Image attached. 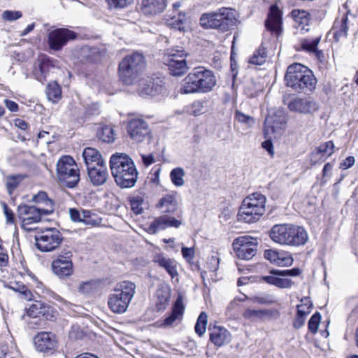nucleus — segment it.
<instances>
[{
    "label": "nucleus",
    "mask_w": 358,
    "mask_h": 358,
    "mask_svg": "<svg viewBox=\"0 0 358 358\" xmlns=\"http://www.w3.org/2000/svg\"><path fill=\"white\" fill-rule=\"evenodd\" d=\"M110 168L116 184L121 188H130L135 185L138 173L134 161L127 155L113 154L110 159Z\"/></svg>",
    "instance_id": "obj_1"
},
{
    "label": "nucleus",
    "mask_w": 358,
    "mask_h": 358,
    "mask_svg": "<svg viewBox=\"0 0 358 358\" xmlns=\"http://www.w3.org/2000/svg\"><path fill=\"white\" fill-rule=\"evenodd\" d=\"M217 85L214 73L203 66L195 67L182 80L180 93L196 94L208 93Z\"/></svg>",
    "instance_id": "obj_2"
},
{
    "label": "nucleus",
    "mask_w": 358,
    "mask_h": 358,
    "mask_svg": "<svg viewBox=\"0 0 358 358\" xmlns=\"http://www.w3.org/2000/svg\"><path fill=\"white\" fill-rule=\"evenodd\" d=\"M286 85L298 92L308 94L315 89L317 83L313 72L298 63L288 66L285 76Z\"/></svg>",
    "instance_id": "obj_3"
},
{
    "label": "nucleus",
    "mask_w": 358,
    "mask_h": 358,
    "mask_svg": "<svg viewBox=\"0 0 358 358\" xmlns=\"http://www.w3.org/2000/svg\"><path fill=\"white\" fill-rule=\"evenodd\" d=\"M269 235L275 243L290 246L303 245L308 240L303 227L292 224H275L271 228Z\"/></svg>",
    "instance_id": "obj_4"
},
{
    "label": "nucleus",
    "mask_w": 358,
    "mask_h": 358,
    "mask_svg": "<svg viewBox=\"0 0 358 358\" xmlns=\"http://www.w3.org/2000/svg\"><path fill=\"white\" fill-rule=\"evenodd\" d=\"M146 66L143 54L134 52L126 55L118 66L119 77L125 85H131L141 78Z\"/></svg>",
    "instance_id": "obj_5"
},
{
    "label": "nucleus",
    "mask_w": 358,
    "mask_h": 358,
    "mask_svg": "<svg viewBox=\"0 0 358 358\" xmlns=\"http://www.w3.org/2000/svg\"><path fill=\"white\" fill-rule=\"evenodd\" d=\"M266 198L261 193L248 195L242 202L238 213V220L246 223L259 221L265 213Z\"/></svg>",
    "instance_id": "obj_6"
},
{
    "label": "nucleus",
    "mask_w": 358,
    "mask_h": 358,
    "mask_svg": "<svg viewBox=\"0 0 358 358\" xmlns=\"http://www.w3.org/2000/svg\"><path fill=\"white\" fill-rule=\"evenodd\" d=\"M136 292V285L130 281H123L116 285L113 293L108 300L109 308L114 313H124L133 299Z\"/></svg>",
    "instance_id": "obj_7"
},
{
    "label": "nucleus",
    "mask_w": 358,
    "mask_h": 358,
    "mask_svg": "<svg viewBox=\"0 0 358 358\" xmlns=\"http://www.w3.org/2000/svg\"><path fill=\"white\" fill-rule=\"evenodd\" d=\"M236 23V18L229 8L223 7L215 12L205 13L200 17V24L205 29L229 30Z\"/></svg>",
    "instance_id": "obj_8"
},
{
    "label": "nucleus",
    "mask_w": 358,
    "mask_h": 358,
    "mask_svg": "<svg viewBox=\"0 0 358 358\" xmlns=\"http://www.w3.org/2000/svg\"><path fill=\"white\" fill-rule=\"evenodd\" d=\"M57 177L63 186L73 188L77 185L80 180L79 169L73 157L66 155L58 160Z\"/></svg>",
    "instance_id": "obj_9"
},
{
    "label": "nucleus",
    "mask_w": 358,
    "mask_h": 358,
    "mask_svg": "<svg viewBox=\"0 0 358 358\" xmlns=\"http://www.w3.org/2000/svg\"><path fill=\"white\" fill-rule=\"evenodd\" d=\"M63 240L62 234L55 228H46L35 235L37 248L41 252H51L59 247Z\"/></svg>",
    "instance_id": "obj_10"
},
{
    "label": "nucleus",
    "mask_w": 358,
    "mask_h": 358,
    "mask_svg": "<svg viewBox=\"0 0 358 358\" xmlns=\"http://www.w3.org/2000/svg\"><path fill=\"white\" fill-rule=\"evenodd\" d=\"M257 245V239L250 236L238 237L233 242V248L236 256L245 260H249L255 255Z\"/></svg>",
    "instance_id": "obj_11"
},
{
    "label": "nucleus",
    "mask_w": 358,
    "mask_h": 358,
    "mask_svg": "<svg viewBox=\"0 0 358 358\" xmlns=\"http://www.w3.org/2000/svg\"><path fill=\"white\" fill-rule=\"evenodd\" d=\"M72 252L69 249H64L57 258L52 262L53 273L59 278L69 276L73 273Z\"/></svg>",
    "instance_id": "obj_12"
},
{
    "label": "nucleus",
    "mask_w": 358,
    "mask_h": 358,
    "mask_svg": "<svg viewBox=\"0 0 358 358\" xmlns=\"http://www.w3.org/2000/svg\"><path fill=\"white\" fill-rule=\"evenodd\" d=\"M138 92L140 96L143 97L157 96L164 95L166 90L162 81L159 78L155 79L151 77L140 78L138 80Z\"/></svg>",
    "instance_id": "obj_13"
},
{
    "label": "nucleus",
    "mask_w": 358,
    "mask_h": 358,
    "mask_svg": "<svg viewBox=\"0 0 358 358\" xmlns=\"http://www.w3.org/2000/svg\"><path fill=\"white\" fill-rule=\"evenodd\" d=\"M76 36L74 31L68 29H55L48 34V45L53 50H60L69 41L75 39Z\"/></svg>",
    "instance_id": "obj_14"
},
{
    "label": "nucleus",
    "mask_w": 358,
    "mask_h": 358,
    "mask_svg": "<svg viewBox=\"0 0 358 358\" xmlns=\"http://www.w3.org/2000/svg\"><path fill=\"white\" fill-rule=\"evenodd\" d=\"M17 216L22 222V227L27 230H31L29 225L41 221L43 213L41 208L27 204L20 205L17 208Z\"/></svg>",
    "instance_id": "obj_15"
},
{
    "label": "nucleus",
    "mask_w": 358,
    "mask_h": 358,
    "mask_svg": "<svg viewBox=\"0 0 358 358\" xmlns=\"http://www.w3.org/2000/svg\"><path fill=\"white\" fill-rule=\"evenodd\" d=\"M127 132L134 141L142 142L150 135L148 123L142 119H132L127 124Z\"/></svg>",
    "instance_id": "obj_16"
},
{
    "label": "nucleus",
    "mask_w": 358,
    "mask_h": 358,
    "mask_svg": "<svg viewBox=\"0 0 358 358\" xmlns=\"http://www.w3.org/2000/svg\"><path fill=\"white\" fill-rule=\"evenodd\" d=\"M54 60L48 56H42L34 65L33 76L37 80L43 83L50 71L55 68Z\"/></svg>",
    "instance_id": "obj_17"
},
{
    "label": "nucleus",
    "mask_w": 358,
    "mask_h": 358,
    "mask_svg": "<svg viewBox=\"0 0 358 358\" xmlns=\"http://www.w3.org/2000/svg\"><path fill=\"white\" fill-rule=\"evenodd\" d=\"M282 12L277 5H271L265 21L267 30L279 35L282 31Z\"/></svg>",
    "instance_id": "obj_18"
},
{
    "label": "nucleus",
    "mask_w": 358,
    "mask_h": 358,
    "mask_svg": "<svg viewBox=\"0 0 358 358\" xmlns=\"http://www.w3.org/2000/svg\"><path fill=\"white\" fill-rule=\"evenodd\" d=\"M287 106L291 111L303 114L313 113L318 110L317 103L307 98L293 99Z\"/></svg>",
    "instance_id": "obj_19"
},
{
    "label": "nucleus",
    "mask_w": 358,
    "mask_h": 358,
    "mask_svg": "<svg viewBox=\"0 0 358 358\" xmlns=\"http://www.w3.org/2000/svg\"><path fill=\"white\" fill-rule=\"evenodd\" d=\"M34 342L39 352H48L55 349L57 345L55 336L50 332H41L34 336Z\"/></svg>",
    "instance_id": "obj_20"
},
{
    "label": "nucleus",
    "mask_w": 358,
    "mask_h": 358,
    "mask_svg": "<svg viewBox=\"0 0 358 358\" xmlns=\"http://www.w3.org/2000/svg\"><path fill=\"white\" fill-rule=\"evenodd\" d=\"M179 221L176 218L164 215L155 217L148 225V231L150 234H155L159 231L164 230L171 227H178Z\"/></svg>",
    "instance_id": "obj_21"
},
{
    "label": "nucleus",
    "mask_w": 358,
    "mask_h": 358,
    "mask_svg": "<svg viewBox=\"0 0 358 358\" xmlns=\"http://www.w3.org/2000/svg\"><path fill=\"white\" fill-rule=\"evenodd\" d=\"M281 272V270L272 269L269 271V275L262 276V279L265 282L274 285L280 289L289 288L293 285L291 280L284 278V275H280L278 273Z\"/></svg>",
    "instance_id": "obj_22"
},
{
    "label": "nucleus",
    "mask_w": 358,
    "mask_h": 358,
    "mask_svg": "<svg viewBox=\"0 0 358 358\" xmlns=\"http://www.w3.org/2000/svg\"><path fill=\"white\" fill-rule=\"evenodd\" d=\"M89 178L94 185L104 184L108 178V173L105 164L87 169Z\"/></svg>",
    "instance_id": "obj_23"
},
{
    "label": "nucleus",
    "mask_w": 358,
    "mask_h": 358,
    "mask_svg": "<svg viewBox=\"0 0 358 358\" xmlns=\"http://www.w3.org/2000/svg\"><path fill=\"white\" fill-rule=\"evenodd\" d=\"M301 302V304L297 305V313L293 322V327L297 329L304 325L306 317L310 313L312 307L310 301L308 298L302 299Z\"/></svg>",
    "instance_id": "obj_24"
},
{
    "label": "nucleus",
    "mask_w": 358,
    "mask_h": 358,
    "mask_svg": "<svg viewBox=\"0 0 358 358\" xmlns=\"http://www.w3.org/2000/svg\"><path fill=\"white\" fill-rule=\"evenodd\" d=\"M165 7V0H141V10L145 15H158Z\"/></svg>",
    "instance_id": "obj_25"
},
{
    "label": "nucleus",
    "mask_w": 358,
    "mask_h": 358,
    "mask_svg": "<svg viewBox=\"0 0 358 358\" xmlns=\"http://www.w3.org/2000/svg\"><path fill=\"white\" fill-rule=\"evenodd\" d=\"M264 257L271 263L280 266H288L293 262V259L289 255L273 250H265Z\"/></svg>",
    "instance_id": "obj_26"
},
{
    "label": "nucleus",
    "mask_w": 358,
    "mask_h": 358,
    "mask_svg": "<svg viewBox=\"0 0 358 358\" xmlns=\"http://www.w3.org/2000/svg\"><path fill=\"white\" fill-rule=\"evenodd\" d=\"M154 262L164 268L172 278L176 277V281L178 280L177 271L178 262L176 259L159 254L155 256Z\"/></svg>",
    "instance_id": "obj_27"
},
{
    "label": "nucleus",
    "mask_w": 358,
    "mask_h": 358,
    "mask_svg": "<svg viewBox=\"0 0 358 358\" xmlns=\"http://www.w3.org/2000/svg\"><path fill=\"white\" fill-rule=\"evenodd\" d=\"M210 339L216 346H222L229 343L231 340L230 332L225 328L215 327L210 330Z\"/></svg>",
    "instance_id": "obj_28"
},
{
    "label": "nucleus",
    "mask_w": 358,
    "mask_h": 358,
    "mask_svg": "<svg viewBox=\"0 0 358 358\" xmlns=\"http://www.w3.org/2000/svg\"><path fill=\"white\" fill-rule=\"evenodd\" d=\"M178 50H168L163 57V62L168 66L170 73L179 76V54Z\"/></svg>",
    "instance_id": "obj_29"
},
{
    "label": "nucleus",
    "mask_w": 358,
    "mask_h": 358,
    "mask_svg": "<svg viewBox=\"0 0 358 358\" xmlns=\"http://www.w3.org/2000/svg\"><path fill=\"white\" fill-rule=\"evenodd\" d=\"M83 157L87 169L105 164L99 152L92 148H86L83 152Z\"/></svg>",
    "instance_id": "obj_30"
},
{
    "label": "nucleus",
    "mask_w": 358,
    "mask_h": 358,
    "mask_svg": "<svg viewBox=\"0 0 358 358\" xmlns=\"http://www.w3.org/2000/svg\"><path fill=\"white\" fill-rule=\"evenodd\" d=\"M27 315L29 317H44L46 318L53 317L51 308L39 301H36L31 305L27 310Z\"/></svg>",
    "instance_id": "obj_31"
},
{
    "label": "nucleus",
    "mask_w": 358,
    "mask_h": 358,
    "mask_svg": "<svg viewBox=\"0 0 358 358\" xmlns=\"http://www.w3.org/2000/svg\"><path fill=\"white\" fill-rule=\"evenodd\" d=\"M348 16L343 14L341 17H337L334 21L332 31L336 41L346 37L348 35V27L347 25Z\"/></svg>",
    "instance_id": "obj_32"
},
{
    "label": "nucleus",
    "mask_w": 358,
    "mask_h": 358,
    "mask_svg": "<svg viewBox=\"0 0 358 358\" xmlns=\"http://www.w3.org/2000/svg\"><path fill=\"white\" fill-rule=\"evenodd\" d=\"M321 40V36H317L313 38H302L300 41V45L302 50L309 53H313L320 59L323 55L322 52L317 49V45Z\"/></svg>",
    "instance_id": "obj_33"
},
{
    "label": "nucleus",
    "mask_w": 358,
    "mask_h": 358,
    "mask_svg": "<svg viewBox=\"0 0 358 358\" xmlns=\"http://www.w3.org/2000/svg\"><path fill=\"white\" fill-rule=\"evenodd\" d=\"M156 307L158 310H164L170 298L169 289L167 285H162L157 289Z\"/></svg>",
    "instance_id": "obj_34"
},
{
    "label": "nucleus",
    "mask_w": 358,
    "mask_h": 358,
    "mask_svg": "<svg viewBox=\"0 0 358 358\" xmlns=\"http://www.w3.org/2000/svg\"><path fill=\"white\" fill-rule=\"evenodd\" d=\"M176 196V193L174 194H166L159 200L157 205V208L163 209L164 212H174L178 208Z\"/></svg>",
    "instance_id": "obj_35"
},
{
    "label": "nucleus",
    "mask_w": 358,
    "mask_h": 358,
    "mask_svg": "<svg viewBox=\"0 0 358 358\" xmlns=\"http://www.w3.org/2000/svg\"><path fill=\"white\" fill-rule=\"evenodd\" d=\"M173 8V10L166 15L164 20L167 27L177 31L179 30V3H174Z\"/></svg>",
    "instance_id": "obj_36"
},
{
    "label": "nucleus",
    "mask_w": 358,
    "mask_h": 358,
    "mask_svg": "<svg viewBox=\"0 0 358 358\" xmlns=\"http://www.w3.org/2000/svg\"><path fill=\"white\" fill-rule=\"evenodd\" d=\"M33 201L36 203H41L45 206L46 208H41L44 215H49L53 212V202L48 197V195L45 192H39L36 195H34Z\"/></svg>",
    "instance_id": "obj_37"
},
{
    "label": "nucleus",
    "mask_w": 358,
    "mask_h": 358,
    "mask_svg": "<svg viewBox=\"0 0 358 358\" xmlns=\"http://www.w3.org/2000/svg\"><path fill=\"white\" fill-rule=\"evenodd\" d=\"M80 56L85 62L94 63L100 60L101 55L96 48L83 47L81 49Z\"/></svg>",
    "instance_id": "obj_38"
},
{
    "label": "nucleus",
    "mask_w": 358,
    "mask_h": 358,
    "mask_svg": "<svg viewBox=\"0 0 358 358\" xmlns=\"http://www.w3.org/2000/svg\"><path fill=\"white\" fill-rule=\"evenodd\" d=\"M334 152V144L333 141H329L320 144L317 148H316L313 155L316 156L321 155L319 159L324 162L327 158L331 157Z\"/></svg>",
    "instance_id": "obj_39"
},
{
    "label": "nucleus",
    "mask_w": 358,
    "mask_h": 358,
    "mask_svg": "<svg viewBox=\"0 0 358 358\" xmlns=\"http://www.w3.org/2000/svg\"><path fill=\"white\" fill-rule=\"evenodd\" d=\"M207 101L204 99L196 100L191 104L186 106L183 108V112L194 116H198L204 113V108Z\"/></svg>",
    "instance_id": "obj_40"
},
{
    "label": "nucleus",
    "mask_w": 358,
    "mask_h": 358,
    "mask_svg": "<svg viewBox=\"0 0 358 358\" xmlns=\"http://www.w3.org/2000/svg\"><path fill=\"white\" fill-rule=\"evenodd\" d=\"M243 316L248 320H253L255 319L263 320L266 317H271L272 312L267 309L255 310L246 309L243 313Z\"/></svg>",
    "instance_id": "obj_41"
},
{
    "label": "nucleus",
    "mask_w": 358,
    "mask_h": 358,
    "mask_svg": "<svg viewBox=\"0 0 358 358\" xmlns=\"http://www.w3.org/2000/svg\"><path fill=\"white\" fill-rule=\"evenodd\" d=\"M97 136L102 141L108 143L114 142L115 138L113 128L109 125H103L98 130Z\"/></svg>",
    "instance_id": "obj_42"
},
{
    "label": "nucleus",
    "mask_w": 358,
    "mask_h": 358,
    "mask_svg": "<svg viewBox=\"0 0 358 358\" xmlns=\"http://www.w3.org/2000/svg\"><path fill=\"white\" fill-rule=\"evenodd\" d=\"M46 94L50 101L54 103L57 102L61 98L62 94L59 84L56 82L49 83L46 87Z\"/></svg>",
    "instance_id": "obj_43"
},
{
    "label": "nucleus",
    "mask_w": 358,
    "mask_h": 358,
    "mask_svg": "<svg viewBox=\"0 0 358 358\" xmlns=\"http://www.w3.org/2000/svg\"><path fill=\"white\" fill-rule=\"evenodd\" d=\"M179 317V296L176 298L171 314L163 320L160 327H169Z\"/></svg>",
    "instance_id": "obj_44"
},
{
    "label": "nucleus",
    "mask_w": 358,
    "mask_h": 358,
    "mask_svg": "<svg viewBox=\"0 0 358 358\" xmlns=\"http://www.w3.org/2000/svg\"><path fill=\"white\" fill-rule=\"evenodd\" d=\"M266 48L264 46H260L253 53L250 59V63L255 65H262L266 62Z\"/></svg>",
    "instance_id": "obj_45"
},
{
    "label": "nucleus",
    "mask_w": 358,
    "mask_h": 358,
    "mask_svg": "<svg viewBox=\"0 0 358 358\" xmlns=\"http://www.w3.org/2000/svg\"><path fill=\"white\" fill-rule=\"evenodd\" d=\"M99 286V283L94 280L82 282L78 287V292L82 294H90L94 292Z\"/></svg>",
    "instance_id": "obj_46"
},
{
    "label": "nucleus",
    "mask_w": 358,
    "mask_h": 358,
    "mask_svg": "<svg viewBox=\"0 0 358 358\" xmlns=\"http://www.w3.org/2000/svg\"><path fill=\"white\" fill-rule=\"evenodd\" d=\"M208 322V315L205 312H201L197 319L196 322L194 329L195 332L199 336H201L204 334L206 329Z\"/></svg>",
    "instance_id": "obj_47"
},
{
    "label": "nucleus",
    "mask_w": 358,
    "mask_h": 358,
    "mask_svg": "<svg viewBox=\"0 0 358 358\" xmlns=\"http://www.w3.org/2000/svg\"><path fill=\"white\" fill-rule=\"evenodd\" d=\"M131 210L136 214H141L143 211L144 199L141 196H133L129 199Z\"/></svg>",
    "instance_id": "obj_48"
},
{
    "label": "nucleus",
    "mask_w": 358,
    "mask_h": 358,
    "mask_svg": "<svg viewBox=\"0 0 358 358\" xmlns=\"http://www.w3.org/2000/svg\"><path fill=\"white\" fill-rule=\"evenodd\" d=\"M10 289L21 294L25 300L29 301L32 299L33 295L31 291L23 284L15 282L10 286Z\"/></svg>",
    "instance_id": "obj_49"
},
{
    "label": "nucleus",
    "mask_w": 358,
    "mask_h": 358,
    "mask_svg": "<svg viewBox=\"0 0 358 358\" xmlns=\"http://www.w3.org/2000/svg\"><path fill=\"white\" fill-rule=\"evenodd\" d=\"M181 252L183 258L186 260V262L190 265H194L195 267H197V265L194 264L193 259L195 257V250L194 247H185L182 246L181 248Z\"/></svg>",
    "instance_id": "obj_50"
},
{
    "label": "nucleus",
    "mask_w": 358,
    "mask_h": 358,
    "mask_svg": "<svg viewBox=\"0 0 358 358\" xmlns=\"http://www.w3.org/2000/svg\"><path fill=\"white\" fill-rule=\"evenodd\" d=\"M30 320L28 322V326L30 329H39L43 328L46 324V321L51 318H46L44 317H29Z\"/></svg>",
    "instance_id": "obj_51"
},
{
    "label": "nucleus",
    "mask_w": 358,
    "mask_h": 358,
    "mask_svg": "<svg viewBox=\"0 0 358 358\" xmlns=\"http://www.w3.org/2000/svg\"><path fill=\"white\" fill-rule=\"evenodd\" d=\"M320 320L321 315L318 312L311 316L308 323V329L311 333L315 334L317 331Z\"/></svg>",
    "instance_id": "obj_52"
},
{
    "label": "nucleus",
    "mask_w": 358,
    "mask_h": 358,
    "mask_svg": "<svg viewBox=\"0 0 358 358\" xmlns=\"http://www.w3.org/2000/svg\"><path fill=\"white\" fill-rule=\"evenodd\" d=\"M100 113V106L98 103H92L85 108V112L84 116L81 118L85 120V119L93 115H98Z\"/></svg>",
    "instance_id": "obj_53"
},
{
    "label": "nucleus",
    "mask_w": 358,
    "mask_h": 358,
    "mask_svg": "<svg viewBox=\"0 0 358 358\" xmlns=\"http://www.w3.org/2000/svg\"><path fill=\"white\" fill-rule=\"evenodd\" d=\"M21 180L22 176L19 175L12 176L7 178L6 187L10 194H11L14 189L17 187Z\"/></svg>",
    "instance_id": "obj_54"
},
{
    "label": "nucleus",
    "mask_w": 358,
    "mask_h": 358,
    "mask_svg": "<svg viewBox=\"0 0 358 358\" xmlns=\"http://www.w3.org/2000/svg\"><path fill=\"white\" fill-rule=\"evenodd\" d=\"M235 118L239 122L244 123L248 127H251L255 122L254 119L251 116L245 115L238 110L236 112Z\"/></svg>",
    "instance_id": "obj_55"
},
{
    "label": "nucleus",
    "mask_w": 358,
    "mask_h": 358,
    "mask_svg": "<svg viewBox=\"0 0 358 358\" xmlns=\"http://www.w3.org/2000/svg\"><path fill=\"white\" fill-rule=\"evenodd\" d=\"M22 16V14L20 11H15V10H5L2 13V19L6 21H14L19 18H20Z\"/></svg>",
    "instance_id": "obj_56"
},
{
    "label": "nucleus",
    "mask_w": 358,
    "mask_h": 358,
    "mask_svg": "<svg viewBox=\"0 0 358 358\" xmlns=\"http://www.w3.org/2000/svg\"><path fill=\"white\" fill-rule=\"evenodd\" d=\"M110 8H124L131 4L134 0H107Z\"/></svg>",
    "instance_id": "obj_57"
},
{
    "label": "nucleus",
    "mask_w": 358,
    "mask_h": 358,
    "mask_svg": "<svg viewBox=\"0 0 358 358\" xmlns=\"http://www.w3.org/2000/svg\"><path fill=\"white\" fill-rule=\"evenodd\" d=\"M293 16L296 18V20H301V23H307L308 18V13L306 10H294L292 11Z\"/></svg>",
    "instance_id": "obj_58"
},
{
    "label": "nucleus",
    "mask_w": 358,
    "mask_h": 358,
    "mask_svg": "<svg viewBox=\"0 0 358 358\" xmlns=\"http://www.w3.org/2000/svg\"><path fill=\"white\" fill-rule=\"evenodd\" d=\"M280 275L285 276H298L301 273V270L298 268H294L292 269L281 270V272L278 273Z\"/></svg>",
    "instance_id": "obj_59"
},
{
    "label": "nucleus",
    "mask_w": 358,
    "mask_h": 358,
    "mask_svg": "<svg viewBox=\"0 0 358 358\" xmlns=\"http://www.w3.org/2000/svg\"><path fill=\"white\" fill-rule=\"evenodd\" d=\"M355 162V157L353 156H349L341 163V168L344 170L348 169L354 165Z\"/></svg>",
    "instance_id": "obj_60"
},
{
    "label": "nucleus",
    "mask_w": 358,
    "mask_h": 358,
    "mask_svg": "<svg viewBox=\"0 0 358 358\" xmlns=\"http://www.w3.org/2000/svg\"><path fill=\"white\" fill-rule=\"evenodd\" d=\"M3 213L6 218L7 222L13 223L14 221V214L6 203L3 204Z\"/></svg>",
    "instance_id": "obj_61"
},
{
    "label": "nucleus",
    "mask_w": 358,
    "mask_h": 358,
    "mask_svg": "<svg viewBox=\"0 0 358 358\" xmlns=\"http://www.w3.org/2000/svg\"><path fill=\"white\" fill-rule=\"evenodd\" d=\"M69 215L72 221L81 222V213L76 208H70Z\"/></svg>",
    "instance_id": "obj_62"
},
{
    "label": "nucleus",
    "mask_w": 358,
    "mask_h": 358,
    "mask_svg": "<svg viewBox=\"0 0 358 358\" xmlns=\"http://www.w3.org/2000/svg\"><path fill=\"white\" fill-rule=\"evenodd\" d=\"M192 67V64L187 59L180 60V76L185 73Z\"/></svg>",
    "instance_id": "obj_63"
},
{
    "label": "nucleus",
    "mask_w": 358,
    "mask_h": 358,
    "mask_svg": "<svg viewBox=\"0 0 358 358\" xmlns=\"http://www.w3.org/2000/svg\"><path fill=\"white\" fill-rule=\"evenodd\" d=\"M6 108L11 112H16L18 110V105L13 101L9 99L4 100Z\"/></svg>",
    "instance_id": "obj_64"
}]
</instances>
